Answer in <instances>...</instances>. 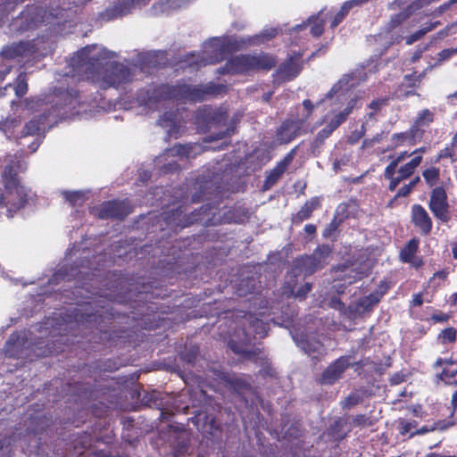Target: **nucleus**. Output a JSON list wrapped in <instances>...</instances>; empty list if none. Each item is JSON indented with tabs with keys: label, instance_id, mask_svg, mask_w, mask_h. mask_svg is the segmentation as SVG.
I'll return each instance as SVG.
<instances>
[{
	"label": "nucleus",
	"instance_id": "f257e3e1",
	"mask_svg": "<svg viewBox=\"0 0 457 457\" xmlns=\"http://www.w3.org/2000/svg\"><path fill=\"white\" fill-rule=\"evenodd\" d=\"M112 54L100 46H89L79 50L71 59L70 65L78 75L85 73L104 87H119L132 79L133 71L121 63L109 65L106 60Z\"/></svg>",
	"mask_w": 457,
	"mask_h": 457
},
{
	"label": "nucleus",
	"instance_id": "f03ea898",
	"mask_svg": "<svg viewBox=\"0 0 457 457\" xmlns=\"http://www.w3.org/2000/svg\"><path fill=\"white\" fill-rule=\"evenodd\" d=\"M24 169L20 162L15 163L13 160L6 161L4 164L0 183V210L5 209L7 217H12L27 202V189L16 177L17 172Z\"/></svg>",
	"mask_w": 457,
	"mask_h": 457
},
{
	"label": "nucleus",
	"instance_id": "7ed1b4c3",
	"mask_svg": "<svg viewBox=\"0 0 457 457\" xmlns=\"http://www.w3.org/2000/svg\"><path fill=\"white\" fill-rule=\"evenodd\" d=\"M276 62L273 57L262 54L258 55H239L232 58L226 64L229 73H250L259 70H270Z\"/></svg>",
	"mask_w": 457,
	"mask_h": 457
},
{
	"label": "nucleus",
	"instance_id": "20e7f679",
	"mask_svg": "<svg viewBox=\"0 0 457 457\" xmlns=\"http://www.w3.org/2000/svg\"><path fill=\"white\" fill-rule=\"evenodd\" d=\"M330 248L328 245L319 247L312 255L297 259L293 272L295 275L308 276L328 262Z\"/></svg>",
	"mask_w": 457,
	"mask_h": 457
},
{
	"label": "nucleus",
	"instance_id": "39448f33",
	"mask_svg": "<svg viewBox=\"0 0 457 457\" xmlns=\"http://www.w3.org/2000/svg\"><path fill=\"white\" fill-rule=\"evenodd\" d=\"M429 208L433 214L440 220L445 222L449 220L447 196L444 188L436 187L433 189Z\"/></svg>",
	"mask_w": 457,
	"mask_h": 457
},
{
	"label": "nucleus",
	"instance_id": "423d86ee",
	"mask_svg": "<svg viewBox=\"0 0 457 457\" xmlns=\"http://www.w3.org/2000/svg\"><path fill=\"white\" fill-rule=\"evenodd\" d=\"M352 365L350 358L347 356L340 357L331 363L322 373L320 383L331 385L339 380L344 372Z\"/></svg>",
	"mask_w": 457,
	"mask_h": 457
},
{
	"label": "nucleus",
	"instance_id": "0eeeda50",
	"mask_svg": "<svg viewBox=\"0 0 457 457\" xmlns=\"http://www.w3.org/2000/svg\"><path fill=\"white\" fill-rule=\"evenodd\" d=\"M224 50L225 47L221 39L214 38L207 42L204 46V53L212 55L207 59L201 60L200 62H197L195 61L189 62V64H195L196 66H201L220 62L224 58Z\"/></svg>",
	"mask_w": 457,
	"mask_h": 457
},
{
	"label": "nucleus",
	"instance_id": "6e6552de",
	"mask_svg": "<svg viewBox=\"0 0 457 457\" xmlns=\"http://www.w3.org/2000/svg\"><path fill=\"white\" fill-rule=\"evenodd\" d=\"M422 162V156L417 155L412 158L409 162L401 166L397 171L395 170V174H394L391 178H387L390 179L389 189L394 191L399 183L408 178H410L415 171L416 168Z\"/></svg>",
	"mask_w": 457,
	"mask_h": 457
},
{
	"label": "nucleus",
	"instance_id": "1a4fd4ad",
	"mask_svg": "<svg viewBox=\"0 0 457 457\" xmlns=\"http://www.w3.org/2000/svg\"><path fill=\"white\" fill-rule=\"evenodd\" d=\"M386 291V288L382 292L376 291L367 296L360 298L356 303L349 306L350 311L354 313V317L370 312L380 301Z\"/></svg>",
	"mask_w": 457,
	"mask_h": 457
},
{
	"label": "nucleus",
	"instance_id": "9d476101",
	"mask_svg": "<svg viewBox=\"0 0 457 457\" xmlns=\"http://www.w3.org/2000/svg\"><path fill=\"white\" fill-rule=\"evenodd\" d=\"M355 79L352 75H344L326 95V99L336 98L337 100L345 98L346 93L351 87L355 86Z\"/></svg>",
	"mask_w": 457,
	"mask_h": 457
},
{
	"label": "nucleus",
	"instance_id": "9b49d317",
	"mask_svg": "<svg viewBox=\"0 0 457 457\" xmlns=\"http://www.w3.org/2000/svg\"><path fill=\"white\" fill-rule=\"evenodd\" d=\"M304 120H287L285 121L279 130L278 131L277 137L280 143H288L293 140L296 136L299 135Z\"/></svg>",
	"mask_w": 457,
	"mask_h": 457
},
{
	"label": "nucleus",
	"instance_id": "f8f14e48",
	"mask_svg": "<svg viewBox=\"0 0 457 457\" xmlns=\"http://www.w3.org/2000/svg\"><path fill=\"white\" fill-rule=\"evenodd\" d=\"M411 220L413 224L424 234H428L432 228L431 219L427 211L420 204L411 208Z\"/></svg>",
	"mask_w": 457,
	"mask_h": 457
},
{
	"label": "nucleus",
	"instance_id": "ddd939ff",
	"mask_svg": "<svg viewBox=\"0 0 457 457\" xmlns=\"http://www.w3.org/2000/svg\"><path fill=\"white\" fill-rule=\"evenodd\" d=\"M129 213V206L124 202L112 201L104 204L99 212V217L102 219L109 217L122 219Z\"/></svg>",
	"mask_w": 457,
	"mask_h": 457
},
{
	"label": "nucleus",
	"instance_id": "4468645a",
	"mask_svg": "<svg viewBox=\"0 0 457 457\" xmlns=\"http://www.w3.org/2000/svg\"><path fill=\"white\" fill-rule=\"evenodd\" d=\"M293 160V154H288L281 162H279L274 169H272L266 178L264 187L266 189L273 186L280 176L285 172L286 169Z\"/></svg>",
	"mask_w": 457,
	"mask_h": 457
},
{
	"label": "nucleus",
	"instance_id": "2eb2a0df",
	"mask_svg": "<svg viewBox=\"0 0 457 457\" xmlns=\"http://www.w3.org/2000/svg\"><path fill=\"white\" fill-rule=\"evenodd\" d=\"M418 247L419 240H410L406 246L401 251L400 256L402 261L405 262H410L415 267L420 266L421 261L418 257H416Z\"/></svg>",
	"mask_w": 457,
	"mask_h": 457
},
{
	"label": "nucleus",
	"instance_id": "dca6fc26",
	"mask_svg": "<svg viewBox=\"0 0 457 457\" xmlns=\"http://www.w3.org/2000/svg\"><path fill=\"white\" fill-rule=\"evenodd\" d=\"M300 71V65L293 58H290L286 63L279 67L276 75L278 79L290 80L296 77Z\"/></svg>",
	"mask_w": 457,
	"mask_h": 457
},
{
	"label": "nucleus",
	"instance_id": "f3484780",
	"mask_svg": "<svg viewBox=\"0 0 457 457\" xmlns=\"http://www.w3.org/2000/svg\"><path fill=\"white\" fill-rule=\"evenodd\" d=\"M205 93L197 87H190L184 85L182 87H179L176 90V93L172 95L173 97L180 98V99H188L192 101H198L204 98V95Z\"/></svg>",
	"mask_w": 457,
	"mask_h": 457
},
{
	"label": "nucleus",
	"instance_id": "a211bd4d",
	"mask_svg": "<svg viewBox=\"0 0 457 457\" xmlns=\"http://www.w3.org/2000/svg\"><path fill=\"white\" fill-rule=\"evenodd\" d=\"M159 123L162 128L166 129L170 136L177 137L180 128V120L177 113H165L159 120Z\"/></svg>",
	"mask_w": 457,
	"mask_h": 457
},
{
	"label": "nucleus",
	"instance_id": "6ab92c4d",
	"mask_svg": "<svg viewBox=\"0 0 457 457\" xmlns=\"http://www.w3.org/2000/svg\"><path fill=\"white\" fill-rule=\"evenodd\" d=\"M370 270V265L364 264L361 270H357V269L352 266H344L341 271L344 273L341 278L342 280H345L348 284H352L358 278H361L362 276L366 275Z\"/></svg>",
	"mask_w": 457,
	"mask_h": 457
},
{
	"label": "nucleus",
	"instance_id": "aec40b11",
	"mask_svg": "<svg viewBox=\"0 0 457 457\" xmlns=\"http://www.w3.org/2000/svg\"><path fill=\"white\" fill-rule=\"evenodd\" d=\"M29 52V45L28 43L21 42L19 44L4 47L2 50V55L6 59H14L18 56L26 55Z\"/></svg>",
	"mask_w": 457,
	"mask_h": 457
},
{
	"label": "nucleus",
	"instance_id": "412c9836",
	"mask_svg": "<svg viewBox=\"0 0 457 457\" xmlns=\"http://www.w3.org/2000/svg\"><path fill=\"white\" fill-rule=\"evenodd\" d=\"M433 112L428 109H424L419 113L411 128L420 136V132L422 131L425 127H428L433 121Z\"/></svg>",
	"mask_w": 457,
	"mask_h": 457
},
{
	"label": "nucleus",
	"instance_id": "4be33fe9",
	"mask_svg": "<svg viewBox=\"0 0 457 457\" xmlns=\"http://www.w3.org/2000/svg\"><path fill=\"white\" fill-rule=\"evenodd\" d=\"M416 137H419V135L411 128L409 131L394 134L391 140L395 146L403 145L405 144L414 145Z\"/></svg>",
	"mask_w": 457,
	"mask_h": 457
},
{
	"label": "nucleus",
	"instance_id": "5701e85b",
	"mask_svg": "<svg viewBox=\"0 0 457 457\" xmlns=\"http://www.w3.org/2000/svg\"><path fill=\"white\" fill-rule=\"evenodd\" d=\"M226 117L225 112H213L212 109L200 110L197 120L202 119L208 123L220 122Z\"/></svg>",
	"mask_w": 457,
	"mask_h": 457
},
{
	"label": "nucleus",
	"instance_id": "b1692460",
	"mask_svg": "<svg viewBox=\"0 0 457 457\" xmlns=\"http://www.w3.org/2000/svg\"><path fill=\"white\" fill-rule=\"evenodd\" d=\"M320 204V199L319 197H313L310 201L306 202L305 204L297 212L296 218L302 221L308 219L312 212L316 210Z\"/></svg>",
	"mask_w": 457,
	"mask_h": 457
},
{
	"label": "nucleus",
	"instance_id": "393cba45",
	"mask_svg": "<svg viewBox=\"0 0 457 457\" xmlns=\"http://www.w3.org/2000/svg\"><path fill=\"white\" fill-rule=\"evenodd\" d=\"M453 425V422L447 420H439L432 423L431 425H425L420 429H416V435H424L428 432H432L435 430L444 431Z\"/></svg>",
	"mask_w": 457,
	"mask_h": 457
},
{
	"label": "nucleus",
	"instance_id": "a878e982",
	"mask_svg": "<svg viewBox=\"0 0 457 457\" xmlns=\"http://www.w3.org/2000/svg\"><path fill=\"white\" fill-rule=\"evenodd\" d=\"M149 0H122L117 7V14L120 16L129 13L134 7L145 5Z\"/></svg>",
	"mask_w": 457,
	"mask_h": 457
},
{
	"label": "nucleus",
	"instance_id": "bb28decb",
	"mask_svg": "<svg viewBox=\"0 0 457 457\" xmlns=\"http://www.w3.org/2000/svg\"><path fill=\"white\" fill-rule=\"evenodd\" d=\"M442 158H450L452 162H457V136L453 137L450 146L443 149L436 159V162Z\"/></svg>",
	"mask_w": 457,
	"mask_h": 457
},
{
	"label": "nucleus",
	"instance_id": "cd10ccee",
	"mask_svg": "<svg viewBox=\"0 0 457 457\" xmlns=\"http://www.w3.org/2000/svg\"><path fill=\"white\" fill-rule=\"evenodd\" d=\"M412 155L411 154H409L408 152H402L400 153L391 162L389 165L386 166L385 170V177L386 178H391L394 174H395V170L398 166V164L403 162L406 157H409Z\"/></svg>",
	"mask_w": 457,
	"mask_h": 457
},
{
	"label": "nucleus",
	"instance_id": "c85d7f7f",
	"mask_svg": "<svg viewBox=\"0 0 457 457\" xmlns=\"http://www.w3.org/2000/svg\"><path fill=\"white\" fill-rule=\"evenodd\" d=\"M318 21L317 17H311L308 19V21L306 22H304L302 25L297 26L295 29L312 24V28H311V32L313 36L319 37L323 32L324 21Z\"/></svg>",
	"mask_w": 457,
	"mask_h": 457
},
{
	"label": "nucleus",
	"instance_id": "c756f323",
	"mask_svg": "<svg viewBox=\"0 0 457 457\" xmlns=\"http://www.w3.org/2000/svg\"><path fill=\"white\" fill-rule=\"evenodd\" d=\"M364 92H356L352 97H350V101L348 102L346 107L341 111V112L347 118L348 115L353 111V109L358 108L359 100L363 98Z\"/></svg>",
	"mask_w": 457,
	"mask_h": 457
},
{
	"label": "nucleus",
	"instance_id": "7c9ffc66",
	"mask_svg": "<svg viewBox=\"0 0 457 457\" xmlns=\"http://www.w3.org/2000/svg\"><path fill=\"white\" fill-rule=\"evenodd\" d=\"M45 125L39 120H30L24 128V134L36 135L45 131Z\"/></svg>",
	"mask_w": 457,
	"mask_h": 457
},
{
	"label": "nucleus",
	"instance_id": "2f4dec72",
	"mask_svg": "<svg viewBox=\"0 0 457 457\" xmlns=\"http://www.w3.org/2000/svg\"><path fill=\"white\" fill-rule=\"evenodd\" d=\"M457 332L453 328H447L438 335V341L443 344L453 343L456 339Z\"/></svg>",
	"mask_w": 457,
	"mask_h": 457
},
{
	"label": "nucleus",
	"instance_id": "473e14b6",
	"mask_svg": "<svg viewBox=\"0 0 457 457\" xmlns=\"http://www.w3.org/2000/svg\"><path fill=\"white\" fill-rule=\"evenodd\" d=\"M62 194L65 199L72 205L81 204L85 199V194L81 191H65Z\"/></svg>",
	"mask_w": 457,
	"mask_h": 457
},
{
	"label": "nucleus",
	"instance_id": "72a5a7b5",
	"mask_svg": "<svg viewBox=\"0 0 457 457\" xmlns=\"http://www.w3.org/2000/svg\"><path fill=\"white\" fill-rule=\"evenodd\" d=\"M436 24H437L436 22L432 23L429 26L424 27L421 29H420V30L416 31L415 33L411 34V36L406 37V44L407 45L413 44L414 42H416L417 40L421 38L426 33H428V31H430L433 29H435L436 27Z\"/></svg>",
	"mask_w": 457,
	"mask_h": 457
},
{
	"label": "nucleus",
	"instance_id": "f704fd0d",
	"mask_svg": "<svg viewBox=\"0 0 457 457\" xmlns=\"http://www.w3.org/2000/svg\"><path fill=\"white\" fill-rule=\"evenodd\" d=\"M277 35V29H266L263 32H262L260 35L255 36L251 39V44H259V43H264L269 40H270L272 37H274Z\"/></svg>",
	"mask_w": 457,
	"mask_h": 457
},
{
	"label": "nucleus",
	"instance_id": "c9c22d12",
	"mask_svg": "<svg viewBox=\"0 0 457 457\" xmlns=\"http://www.w3.org/2000/svg\"><path fill=\"white\" fill-rule=\"evenodd\" d=\"M424 179L429 186L436 184L439 178V170L437 168H429L423 171Z\"/></svg>",
	"mask_w": 457,
	"mask_h": 457
},
{
	"label": "nucleus",
	"instance_id": "e433bc0d",
	"mask_svg": "<svg viewBox=\"0 0 457 457\" xmlns=\"http://www.w3.org/2000/svg\"><path fill=\"white\" fill-rule=\"evenodd\" d=\"M401 434L407 435L409 434L411 436L416 435V427L417 423L416 421H406V420H401Z\"/></svg>",
	"mask_w": 457,
	"mask_h": 457
},
{
	"label": "nucleus",
	"instance_id": "4c0bfd02",
	"mask_svg": "<svg viewBox=\"0 0 457 457\" xmlns=\"http://www.w3.org/2000/svg\"><path fill=\"white\" fill-rule=\"evenodd\" d=\"M326 120H328L327 123H328L332 129H336L346 120V117L339 112L334 113L331 118L326 116Z\"/></svg>",
	"mask_w": 457,
	"mask_h": 457
},
{
	"label": "nucleus",
	"instance_id": "58836bf2",
	"mask_svg": "<svg viewBox=\"0 0 457 457\" xmlns=\"http://www.w3.org/2000/svg\"><path fill=\"white\" fill-rule=\"evenodd\" d=\"M253 331L256 335H259L260 337H262L267 335V325L261 320L255 319L251 321Z\"/></svg>",
	"mask_w": 457,
	"mask_h": 457
},
{
	"label": "nucleus",
	"instance_id": "ea45409f",
	"mask_svg": "<svg viewBox=\"0 0 457 457\" xmlns=\"http://www.w3.org/2000/svg\"><path fill=\"white\" fill-rule=\"evenodd\" d=\"M14 89L18 96H21L26 94L28 90V85L24 75L21 74L18 77Z\"/></svg>",
	"mask_w": 457,
	"mask_h": 457
},
{
	"label": "nucleus",
	"instance_id": "a19ab883",
	"mask_svg": "<svg viewBox=\"0 0 457 457\" xmlns=\"http://www.w3.org/2000/svg\"><path fill=\"white\" fill-rule=\"evenodd\" d=\"M420 177H415L411 182L407 185L402 187L397 192V196H406L410 194L412 188L420 182Z\"/></svg>",
	"mask_w": 457,
	"mask_h": 457
},
{
	"label": "nucleus",
	"instance_id": "79ce46f5",
	"mask_svg": "<svg viewBox=\"0 0 457 457\" xmlns=\"http://www.w3.org/2000/svg\"><path fill=\"white\" fill-rule=\"evenodd\" d=\"M177 6H179V4H176L173 0L172 1L166 0L165 3H160L157 5H154V8L155 13H158V12H164L169 8L177 7Z\"/></svg>",
	"mask_w": 457,
	"mask_h": 457
},
{
	"label": "nucleus",
	"instance_id": "37998d69",
	"mask_svg": "<svg viewBox=\"0 0 457 457\" xmlns=\"http://www.w3.org/2000/svg\"><path fill=\"white\" fill-rule=\"evenodd\" d=\"M300 347L303 348L306 353H311L320 351L321 345L320 342H315L313 345H310L307 342L298 343Z\"/></svg>",
	"mask_w": 457,
	"mask_h": 457
},
{
	"label": "nucleus",
	"instance_id": "c03bdc74",
	"mask_svg": "<svg viewBox=\"0 0 457 457\" xmlns=\"http://www.w3.org/2000/svg\"><path fill=\"white\" fill-rule=\"evenodd\" d=\"M369 0H351L349 2H345L344 3V4L342 5L341 9H340V12H344L345 15L347 14V12H349V10L353 7V6H355V5H358V4H361L362 3H366L368 2Z\"/></svg>",
	"mask_w": 457,
	"mask_h": 457
},
{
	"label": "nucleus",
	"instance_id": "a18cd8bd",
	"mask_svg": "<svg viewBox=\"0 0 457 457\" xmlns=\"http://www.w3.org/2000/svg\"><path fill=\"white\" fill-rule=\"evenodd\" d=\"M16 123L15 120H5L4 123H1V129L4 130L5 135L9 137L13 134L12 129L16 126Z\"/></svg>",
	"mask_w": 457,
	"mask_h": 457
},
{
	"label": "nucleus",
	"instance_id": "49530a36",
	"mask_svg": "<svg viewBox=\"0 0 457 457\" xmlns=\"http://www.w3.org/2000/svg\"><path fill=\"white\" fill-rule=\"evenodd\" d=\"M335 129L331 128V126L327 123V125L325 126L324 129H322L317 135V140H320V142H322L325 138L328 137L332 132L334 131Z\"/></svg>",
	"mask_w": 457,
	"mask_h": 457
},
{
	"label": "nucleus",
	"instance_id": "de8ad7c7",
	"mask_svg": "<svg viewBox=\"0 0 457 457\" xmlns=\"http://www.w3.org/2000/svg\"><path fill=\"white\" fill-rule=\"evenodd\" d=\"M364 135V127L361 126V129L357 132H353L352 133L349 137H348V141L351 143V144H354L356 143L362 136Z\"/></svg>",
	"mask_w": 457,
	"mask_h": 457
},
{
	"label": "nucleus",
	"instance_id": "09e8293b",
	"mask_svg": "<svg viewBox=\"0 0 457 457\" xmlns=\"http://www.w3.org/2000/svg\"><path fill=\"white\" fill-rule=\"evenodd\" d=\"M456 54H457V49L451 48V49H445V50L441 51L438 54V55H439L440 60H445V59L451 58L452 56H453Z\"/></svg>",
	"mask_w": 457,
	"mask_h": 457
},
{
	"label": "nucleus",
	"instance_id": "8fccbe9b",
	"mask_svg": "<svg viewBox=\"0 0 457 457\" xmlns=\"http://www.w3.org/2000/svg\"><path fill=\"white\" fill-rule=\"evenodd\" d=\"M349 159L347 157H343L341 159H336L333 163V169L335 171H338L341 170L342 166L346 165Z\"/></svg>",
	"mask_w": 457,
	"mask_h": 457
},
{
	"label": "nucleus",
	"instance_id": "3c124183",
	"mask_svg": "<svg viewBox=\"0 0 457 457\" xmlns=\"http://www.w3.org/2000/svg\"><path fill=\"white\" fill-rule=\"evenodd\" d=\"M345 16V13L339 11L337 13V15L334 17V20L331 22V27L332 28L337 27L343 21Z\"/></svg>",
	"mask_w": 457,
	"mask_h": 457
},
{
	"label": "nucleus",
	"instance_id": "603ef678",
	"mask_svg": "<svg viewBox=\"0 0 457 457\" xmlns=\"http://www.w3.org/2000/svg\"><path fill=\"white\" fill-rule=\"evenodd\" d=\"M407 18V14L405 13H399L395 17H394L391 21L393 23V26H397L400 24L403 21H404Z\"/></svg>",
	"mask_w": 457,
	"mask_h": 457
},
{
	"label": "nucleus",
	"instance_id": "864d4df0",
	"mask_svg": "<svg viewBox=\"0 0 457 457\" xmlns=\"http://www.w3.org/2000/svg\"><path fill=\"white\" fill-rule=\"evenodd\" d=\"M312 289V287L311 285L309 284H306L303 287L300 288L297 293H296V296L298 297H302L306 293L310 292Z\"/></svg>",
	"mask_w": 457,
	"mask_h": 457
},
{
	"label": "nucleus",
	"instance_id": "5fc2aeb1",
	"mask_svg": "<svg viewBox=\"0 0 457 457\" xmlns=\"http://www.w3.org/2000/svg\"><path fill=\"white\" fill-rule=\"evenodd\" d=\"M423 303L422 295L420 294L415 295L412 299V304L413 305H420Z\"/></svg>",
	"mask_w": 457,
	"mask_h": 457
},
{
	"label": "nucleus",
	"instance_id": "6e6d98bb",
	"mask_svg": "<svg viewBox=\"0 0 457 457\" xmlns=\"http://www.w3.org/2000/svg\"><path fill=\"white\" fill-rule=\"evenodd\" d=\"M304 108L308 111V113L310 114L313 109V104L310 100H304L303 103Z\"/></svg>",
	"mask_w": 457,
	"mask_h": 457
},
{
	"label": "nucleus",
	"instance_id": "4d7b16f0",
	"mask_svg": "<svg viewBox=\"0 0 457 457\" xmlns=\"http://www.w3.org/2000/svg\"><path fill=\"white\" fill-rule=\"evenodd\" d=\"M304 230L308 234H314V232L316 231V228L312 224H307L304 227Z\"/></svg>",
	"mask_w": 457,
	"mask_h": 457
},
{
	"label": "nucleus",
	"instance_id": "13d9d810",
	"mask_svg": "<svg viewBox=\"0 0 457 457\" xmlns=\"http://www.w3.org/2000/svg\"><path fill=\"white\" fill-rule=\"evenodd\" d=\"M382 104H383V101H381V100L372 101L370 104V108H371V109H378Z\"/></svg>",
	"mask_w": 457,
	"mask_h": 457
},
{
	"label": "nucleus",
	"instance_id": "bf43d9fd",
	"mask_svg": "<svg viewBox=\"0 0 457 457\" xmlns=\"http://www.w3.org/2000/svg\"><path fill=\"white\" fill-rule=\"evenodd\" d=\"M67 99H69V105H75L77 104V97L75 96L69 95Z\"/></svg>",
	"mask_w": 457,
	"mask_h": 457
},
{
	"label": "nucleus",
	"instance_id": "052dcab7",
	"mask_svg": "<svg viewBox=\"0 0 457 457\" xmlns=\"http://www.w3.org/2000/svg\"><path fill=\"white\" fill-rule=\"evenodd\" d=\"M38 146H39L38 141L32 142L31 145H29L30 153L35 152L38 148Z\"/></svg>",
	"mask_w": 457,
	"mask_h": 457
},
{
	"label": "nucleus",
	"instance_id": "680f3d73",
	"mask_svg": "<svg viewBox=\"0 0 457 457\" xmlns=\"http://www.w3.org/2000/svg\"><path fill=\"white\" fill-rule=\"evenodd\" d=\"M426 457H455V456H453V455H443V454L436 453H431L427 454Z\"/></svg>",
	"mask_w": 457,
	"mask_h": 457
},
{
	"label": "nucleus",
	"instance_id": "e2e57ef3",
	"mask_svg": "<svg viewBox=\"0 0 457 457\" xmlns=\"http://www.w3.org/2000/svg\"><path fill=\"white\" fill-rule=\"evenodd\" d=\"M452 403L455 409H457V390L454 392L452 397Z\"/></svg>",
	"mask_w": 457,
	"mask_h": 457
},
{
	"label": "nucleus",
	"instance_id": "0e129e2a",
	"mask_svg": "<svg viewBox=\"0 0 457 457\" xmlns=\"http://www.w3.org/2000/svg\"><path fill=\"white\" fill-rule=\"evenodd\" d=\"M425 152V148L424 147H421V148H418L416 150H414L411 154H422Z\"/></svg>",
	"mask_w": 457,
	"mask_h": 457
},
{
	"label": "nucleus",
	"instance_id": "69168bd1",
	"mask_svg": "<svg viewBox=\"0 0 457 457\" xmlns=\"http://www.w3.org/2000/svg\"><path fill=\"white\" fill-rule=\"evenodd\" d=\"M436 276H437V277H439V278L444 279L446 277V273L445 271H440V272H437L436 274H435V277Z\"/></svg>",
	"mask_w": 457,
	"mask_h": 457
},
{
	"label": "nucleus",
	"instance_id": "338daca9",
	"mask_svg": "<svg viewBox=\"0 0 457 457\" xmlns=\"http://www.w3.org/2000/svg\"><path fill=\"white\" fill-rule=\"evenodd\" d=\"M453 254L455 259H457V245L453 249Z\"/></svg>",
	"mask_w": 457,
	"mask_h": 457
},
{
	"label": "nucleus",
	"instance_id": "774afa93",
	"mask_svg": "<svg viewBox=\"0 0 457 457\" xmlns=\"http://www.w3.org/2000/svg\"><path fill=\"white\" fill-rule=\"evenodd\" d=\"M350 401H351V397L346 398V399L345 400V402H344V404H345V405L351 404Z\"/></svg>",
	"mask_w": 457,
	"mask_h": 457
}]
</instances>
